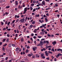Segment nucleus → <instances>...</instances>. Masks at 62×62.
<instances>
[{"mask_svg": "<svg viewBox=\"0 0 62 62\" xmlns=\"http://www.w3.org/2000/svg\"><path fill=\"white\" fill-rule=\"evenodd\" d=\"M22 5H19L18 6V9H21L22 8Z\"/></svg>", "mask_w": 62, "mask_h": 62, "instance_id": "obj_1", "label": "nucleus"}, {"mask_svg": "<svg viewBox=\"0 0 62 62\" xmlns=\"http://www.w3.org/2000/svg\"><path fill=\"white\" fill-rule=\"evenodd\" d=\"M32 55H33V54L32 53H31V54H28V56L29 57H31V56H32Z\"/></svg>", "mask_w": 62, "mask_h": 62, "instance_id": "obj_2", "label": "nucleus"}, {"mask_svg": "<svg viewBox=\"0 0 62 62\" xmlns=\"http://www.w3.org/2000/svg\"><path fill=\"white\" fill-rule=\"evenodd\" d=\"M52 44L54 45H55V44H56V41H54L53 42H52Z\"/></svg>", "mask_w": 62, "mask_h": 62, "instance_id": "obj_3", "label": "nucleus"}, {"mask_svg": "<svg viewBox=\"0 0 62 62\" xmlns=\"http://www.w3.org/2000/svg\"><path fill=\"white\" fill-rule=\"evenodd\" d=\"M37 47H34L32 48V49L34 51H36V49H37Z\"/></svg>", "mask_w": 62, "mask_h": 62, "instance_id": "obj_4", "label": "nucleus"}, {"mask_svg": "<svg viewBox=\"0 0 62 62\" xmlns=\"http://www.w3.org/2000/svg\"><path fill=\"white\" fill-rule=\"evenodd\" d=\"M42 4L44 5H45V4H45V1L44 0L42 1Z\"/></svg>", "mask_w": 62, "mask_h": 62, "instance_id": "obj_5", "label": "nucleus"}, {"mask_svg": "<svg viewBox=\"0 0 62 62\" xmlns=\"http://www.w3.org/2000/svg\"><path fill=\"white\" fill-rule=\"evenodd\" d=\"M62 50V49L60 48H58L57 49V51L58 52V51H61Z\"/></svg>", "mask_w": 62, "mask_h": 62, "instance_id": "obj_6", "label": "nucleus"}, {"mask_svg": "<svg viewBox=\"0 0 62 62\" xmlns=\"http://www.w3.org/2000/svg\"><path fill=\"white\" fill-rule=\"evenodd\" d=\"M39 44L40 45H43V42H42V41H41Z\"/></svg>", "mask_w": 62, "mask_h": 62, "instance_id": "obj_7", "label": "nucleus"}, {"mask_svg": "<svg viewBox=\"0 0 62 62\" xmlns=\"http://www.w3.org/2000/svg\"><path fill=\"white\" fill-rule=\"evenodd\" d=\"M46 24L42 25V26H43V27H44V28H46V27H45V26H46Z\"/></svg>", "mask_w": 62, "mask_h": 62, "instance_id": "obj_8", "label": "nucleus"}, {"mask_svg": "<svg viewBox=\"0 0 62 62\" xmlns=\"http://www.w3.org/2000/svg\"><path fill=\"white\" fill-rule=\"evenodd\" d=\"M15 18L16 19V18H17H17H19V16H17V15H16L15 16Z\"/></svg>", "mask_w": 62, "mask_h": 62, "instance_id": "obj_9", "label": "nucleus"}, {"mask_svg": "<svg viewBox=\"0 0 62 62\" xmlns=\"http://www.w3.org/2000/svg\"><path fill=\"white\" fill-rule=\"evenodd\" d=\"M20 22H21V23H23V22H24V21H23V19H22L20 20Z\"/></svg>", "mask_w": 62, "mask_h": 62, "instance_id": "obj_10", "label": "nucleus"}, {"mask_svg": "<svg viewBox=\"0 0 62 62\" xmlns=\"http://www.w3.org/2000/svg\"><path fill=\"white\" fill-rule=\"evenodd\" d=\"M27 11V8H25L24 9V12H26Z\"/></svg>", "mask_w": 62, "mask_h": 62, "instance_id": "obj_11", "label": "nucleus"}, {"mask_svg": "<svg viewBox=\"0 0 62 62\" xmlns=\"http://www.w3.org/2000/svg\"><path fill=\"white\" fill-rule=\"evenodd\" d=\"M44 32L43 31H42V32H40V34H41V35H44Z\"/></svg>", "mask_w": 62, "mask_h": 62, "instance_id": "obj_12", "label": "nucleus"}, {"mask_svg": "<svg viewBox=\"0 0 62 62\" xmlns=\"http://www.w3.org/2000/svg\"><path fill=\"white\" fill-rule=\"evenodd\" d=\"M29 52V50L28 49H26L25 51L26 53H28Z\"/></svg>", "mask_w": 62, "mask_h": 62, "instance_id": "obj_13", "label": "nucleus"}, {"mask_svg": "<svg viewBox=\"0 0 62 62\" xmlns=\"http://www.w3.org/2000/svg\"><path fill=\"white\" fill-rule=\"evenodd\" d=\"M25 61L27 62H28V60L27 58H25Z\"/></svg>", "mask_w": 62, "mask_h": 62, "instance_id": "obj_14", "label": "nucleus"}, {"mask_svg": "<svg viewBox=\"0 0 62 62\" xmlns=\"http://www.w3.org/2000/svg\"><path fill=\"white\" fill-rule=\"evenodd\" d=\"M21 42H23V41H24V40H23V38H22L21 39Z\"/></svg>", "mask_w": 62, "mask_h": 62, "instance_id": "obj_15", "label": "nucleus"}, {"mask_svg": "<svg viewBox=\"0 0 62 62\" xmlns=\"http://www.w3.org/2000/svg\"><path fill=\"white\" fill-rule=\"evenodd\" d=\"M45 19L46 22H48V19H47V18H45Z\"/></svg>", "mask_w": 62, "mask_h": 62, "instance_id": "obj_16", "label": "nucleus"}, {"mask_svg": "<svg viewBox=\"0 0 62 62\" xmlns=\"http://www.w3.org/2000/svg\"><path fill=\"white\" fill-rule=\"evenodd\" d=\"M15 3L16 5H18V4L17 1H16L15 2Z\"/></svg>", "mask_w": 62, "mask_h": 62, "instance_id": "obj_17", "label": "nucleus"}, {"mask_svg": "<svg viewBox=\"0 0 62 62\" xmlns=\"http://www.w3.org/2000/svg\"><path fill=\"white\" fill-rule=\"evenodd\" d=\"M19 50V48L18 47L16 49V51H18Z\"/></svg>", "mask_w": 62, "mask_h": 62, "instance_id": "obj_18", "label": "nucleus"}, {"mask_svg": "<svg viewBox=\"0 0 62 62\" xmlns=\"http://www.w3.org/2000/svg\"><path fill=\"white\" fill-rule=\"evenodd\" d=\"M39 15L38 14V15H35V17H39Z\"/></svg>", "mask_w": 62, "mask_h": 62, "instance_id": "obj_19", "label": "nucleus"}, {"mask_svg": "<svg viewBox=\"0 0 62 62\" xmlns=\"http://www.w3.org/2000/svg\"><path fill=\"white\" fill-rule=\"evenodd\" d=\"M36 57H37V58H38H38H39V56H38V54H36Z\"/></svg>", "mask_w": 62, "mask_h": 62, "instance_id": "obj_20", "label": "nucleus"}, {"mask_svg": "<svg viewBox=\"0 0 62 62\" xmlns=\"http://www.w3.org/2000/svg\"><path fill=\"white\" fill-rule=\"evenodd\" d=\"M51 51H52V52H55L54 50V48H52L51 49Z\"/></svg>", "mask_w": 62, "mask_h": 62, "instance_id": "obj_21", "label": "nucleus"}, {"mask_svg": "<svg viewBox=\"0 0 62 62\" xmlns=\"http://www.w3.org/2000/svg\"><path fill=\"white\" fill-rule=\"evenodd\" d=\"M15 20H14L12 21V23H11V24H13V23H14V22H15Z\"/></svg>", "mask_w": 62, "mask_h": 62, "instance_id": "obj_22", "label": "nucleus"}, {"mask_svg": "<svg viewBox=\"0 0 62 62\" xmlns=\"http://www.w3.org/2000/svg\"><path fill=\"white\" fill-rule=\"evenodd\" d=\"M30 8L31 10H33V8H32V7H30Z\"/></svg>", "mask_w": 62, "mask_h": 62, "instance_id": "obj_23", "label": "nucleus"}, {"mask_svg": "<svg viewBox=\"0 0 62 62\" xmlns=\"http://www.w3.org/2000/svg\"><path fill=\"white\" fill-rule=\"evenodd\" d=\"M32 24H35V22L34 21H33L32 22Z\"/></svg>", "mask_w": 62, "mask_h": 62, "instance_id": "obj_24", "label": "nucleus"}, {"mask_svg": "<svg viewBox=\"0 0 62 62\" xmlns=\"http://www.w3.org/2000/svg\"><path fill=\"white\" fill-rule=\"evenodd\" d=\"M9 8V6H7L6 7V8L7 9V8Z\"/></svg>", "mask_w": 62, "mask_h": 62, "instance_id": "obj_25", "label": "nucleus"}, {"mask_svg": "<svg viewBox=\"0 0 62 62\" xmlns=\"http://www.w3.org/2000/svg\"><path fill=\"white\" fill-rule=\"evenodd\" d=\"M48 52L49 53H50V54H53V53L52 52H51L50 51H48Z\"/></svg>", "mask_w": 62, "mask_h": 62, "instance_id": "obj_26", "label": "nucleus"}, {"mask_svg": "<svg viewBox=\"0 0 62 62\" xmlns=\"http://www.w3.org/2000/svg\"><path fill=\"white\" fill-rule=\"evenodd\" d=\"M22 7H25V4H24V3H23V5H22Z\"/></svg>", "mask_w": 62, "mask_h": 62, "instance_id": "obj_27", "label": "nucleus"}, {"mask_svg": "<svg viewBox=\"0 0 62 62\" xmlns=\"http://www.w3.org/2000/svg\"><path fill=\"white\" fill-rule=\"evenodd\" d=\"M2 50L3 51H5V48H4V47L2 48Z\"/></svg>", "mask_w": 62, "mask_h": 62, "instance_id": "obj_28", "label": "nucleus"}, {"mask_svg": "<svg viewBox=\"0 0 62 62\" xmlns=\"http://www.w3.org/2000/svg\"><path fill=\"white\" fill-rule=\"evenodd\" d=\"M10 22H8V25H9V24H10Z\"/></svg>", "mask_w": 62, "mask_h": 62, "instance_id": "obj_29", "label": "nucleus"}, {"mask_svg": "<svg viewBox=\"0 0 62 62\" xmlns=\"http://www.w3.org/2000/svg\"><path fill=\"white\" fill-rule=\"evenodd\" d=\"M7 36L8 37H10V35H9L8 34H7Z\"/></svg>", "mask_w": 62, "mask_h": 62, "instance_id": "obj_30", "label": "nucleus"}, {"mask_svg": "<svg viewBox=\"0 0 62 62\" xmlns=\"http://www.w3.org/2000/svg\"><path fill=\"white\" fill-rule=\"evenodd\" d=\"M9 40V39H7V40H6L7 42H8Z\"/></svg>", "mask_w": 62, "mask_h": 62, "instance_id": "obj_31", "label": "nucleus"}, {"mask_svg": "<svg viewBox=\"0 0 62 62\" xmlns=\"http://www.w3.org/2000/svg\"><path fill=\"white\" fill-rule=\"evenodd\" d=\"M31 6H34V4L32 3V4H31Z\"/></svg>", "mask_w": 62, "mask_h": 62, "instance_id": "obj_32", "label": "nucleus"}, {"mask_svg": "<svg viewBox=\"0 0 62 62\" xmlns=\"http://www.w3.org/2000/svg\"><path fill=\"white\" fill-rule=\"evenodd\" d=\"M46 43H47V44H48L49 43V42H48V41L46 40Z\"/></svg>", "mask_w": 62, "mask_h": 62, "instance_id": "obj_33", "label": "nucleus"}, {"mask_svg": "<svg viewBox=\"0 0 62 62\" xmlns=\"http://www.w3.org/2000/svg\"><path fill=\"white\" fill-rule=\"evenodd\" d=\"M33 38L34 39H36V38H37V37L36 36H34L33 37Z\"/></svg>", "mask_w": 62, "mask_h": 62, "instance_id": "obj_34", "label": "nucleus"}, {"mask_svg": "<svg viewBox=\"0 0 62 62\" xmlns=\"http://www.w3.org/2000/svg\"><path fill=\"white\" fill-rule=\"evenodd\" d=\"M12 45L13 47H15V44H12Z\"/></svg>", "mask_w": 62, "mask_h": 62, "instance_id": "obj_35", "label": "nucleus"}, {"mask_svg": "<svg viewBox=\"0 0 62 62\" xmlns=\"http://www.w3.org/2000/svg\"><path fill=\"white\" fill-rule=\"evenodd\" d=\"M30 28H32L33 27V25H31L30 26Z\"/></svg>", "mask_w": 62, "mask_h": 62, "instance_id": "obj_36", "label": "nucleus"}, {"mask_svg": "<svg viewBox=\"0 0 62 62\" xmlns=\"http://www.w3.org/2000/svg\"><path fill=\"white\" fill-rule=\"evenodd\" d=\"M36 11V9H34L33 10L32 12H34V11Z\"/></svg>", "mask_w": 62, "mask_h": 62, "instance_id": "obj_37", "label": "nucleus"}, {"mask_svg": "<svg viewBox=\"0 0 62 62\" xmlns=\"http://www.w3.org/2000/svg\"><path fill=\"white\" fill-rule=\"evenodd\" d=\"M6 40V39H3L2 41H3V42H4L5 41V40Z\"/></svg>", "mask_w": 62, "mask_h": 62, "instance_id": "obj_38", "label": "nucleus"}, {"mask_svg": "<svg viewBox=\"0 0 62 62\" xmlns=\"http://www.w3.org/2000/svg\"><path fill=\"white\" fill-rule=\"evenodd\" d=\"M6 30V28H4L3 29V31H5V30Z\"/></svg>", "mask_w": 62, "mask_h": 62, "instance_id": "obj_39", "label": "nucleus"}, {"mask_svg": "<svg viewBox=\"0 0 62 62\" xmlns=\"http://www.w3.org/2000/svg\"><path fill=\"white\" fill-rule=\"evenodd\" d=\"M15 26V24H14L12 26V27H14V26Z\"/></svg>", "mask_w": 62, "mask_h": 62, "instance_id": "obj_40", "label": "nucleus"}, {"mask_svg": "<svg viewBox=\"0 0 62 62\" xmlns=\"http://www.w3.org/2000/svg\"><path fill=\"white\" fill-rule=\"evenodd\" d=\"M38 4L39 5V6H40V5H41V4H40V3L39 2L38 3Z\"/></svg>", "mask_w": 62, "mask_h": 62, "instance_id": "obj_41", "label": "nucleus"}, {"mask_svg": "<svg viewBox=\"0 0 62 62\" xmlns=\"http://www.w3.org/2000/svg\"><path fill=\"white\" fill-rule=\"evenodd\" d=\"M7 45V44H6L3 45L4 46H6Z\"/></svg>", "mask_w": 62, "mask_h": 62, "instance_id": "obj_42", "label": "nucleus"}, {"mask_svg": "<svg viewBox=\"0 0 62 62\" xmlns=\"http://www.w3.org/2000/svg\"><path fill=\"white\" fill-rule=\"evenodd\" d=\"M41 56H44V54H41Z\"/></svg>", "mask_w": 62, "mask_h": 62, "instance_id": "obj_43", "label": "nucleus"}, {"mask_svg": "<svg viewBox=\"0 0 62 62\" xmlns=\"http://www.w3.org/2000/svg\"><path fill=\"white\" fill-rule=\"evenodd\" d=\"M47 36L48 37H50L51 36V35H49V34H47Z\"/></svg>", "mask_w": 62, "mask_h": 62, "instance_id": "obj_44", "label": "nucleus"}, {"mask_svg": "<svg viewBox=\"0 0 62 62\" xmlns=\"http://www.w3.org/2000/svg\"><path fill=\"white\" fill-rule=\"evenodd\" d=\"M8 57H7L5 59L6 60H8Z\"/></svg>", "mask_w": 62, "mask_h": 62, "instance_id": "obj_45", "label": "nucleus"}, {"mask_svg": "<svg viewBox=\"0 0 62 62\" xmlns=\"http://www.w3.org/2000/svg\"><path fill=\"white\" fill-rule=\"evenodd\" d=\"M8 23V22L7 21H6L5 23V24H7Z\"/></svg>", "mask_w": 62, "mask_h": 62, "instance_id": "obj_46", "label": "nucleus"}, {"mask_svg": "<svg viewBox=\"0 0 62 62\" xmlns=\"http://www.w3.org/2000/svg\"><path fill=\"white\" fill-rule=\"evenodd\" d=\"M50 48H51L52 47H46V49H47V48H50Z\"/></svg>", "mask_w": 62, "mask_h": 62, "instance_id": "obj_47", "label": "nucleus"}, {"mask_svg": "<svg viewBox=\"0 0 62 62\" xmlns=\"http://www.w3.org/2000/svg\"><path fill=\"white\" fill-rule=\"evenodd\" d=\"M18 36V34H15V37H17Z\"/></svg>", "mask_w": 62, "mask_h": 62, "instance_id": "obj_48", "label": "nucleus"}, {"mask_svg": "<svg viewBox=\"0 0 62 62\" xmlns=\"http://www.w3.org/2000/svg\"><path fill=\"white\" fill-rule=\"evenodd\" d=\"M46 59L47 60H49V59H50L49 58V57H48V58H46Z\"/></svg>", "mask_w": 62, "mask_h": 62, "instance_id": "obj_49", "label": "nucleus"}, {"mask_svg": "<svg viewBox=\"0 0 62 62\" xmlns=\"http://www.w3.org/2000/svg\"><path fill=\"white\" fill-rule=\"evenodd\" d=\"M45 55H46V56H48V53H46Z\"/></svg>", "mask_w": 62, "mask_h": 62, "instance_id": "obj_50", "label": "nucleus"}, {"mask_svg": "<svg viewBox=\"0 0 62 62\" xmlns=\"http://www.w3.org/2000/svg\"><path fill=\"white\" fill-rule=\"evenodd\" d=\"M58 6V5H57V4H56V3L55 4V6L56 7H57Z\"/></svg>", "mask_w": 62, "mask_h": 62, "instance_id": "obj_51", "label": "nucleus"}, {"mask_svg": "<svg viewBox=\"0 0 62 62\" xmlns=\"http://www.w3.org/2000/svg\"><path fill=\"white\" fill-rule=\"evenodd\" d=\"M45 58V56H43L42 57V58L43 59H44Z\"/></svg>", "mask_w": 62, "mask_h": 62, "instance_id": "obj_52", "label": "nucleus"}, {"mask_svg": "<svg viewBox=\"0 0 62 62\" xmlns=\"http://www.w3.org/2000/svg\"><path fill=\"white\" fill-rule=\"evenodd\" d=\"M17 33H19V31H18V30H17Z\"/></svg>", "mask_w": 62, "mask_h": 62, "instance_id": "obj_53", "label": "nucleus"}, {"mask_svg": "<svg viewBox=\"0 0 62 62\" xmlns=\"http://www.w3.org/2000/svg\"><path fill=\"white\" fill-rule=\"evenodd\" d=\"M42 37L41 36H38V38H39V39H40V38H41Z\"/></svg>", "mask_w": 62, "mask_h": 62, "instance_id": "obj_54", "label": "nucleus"}, {"mask_svg": "<svg viewBox=\"0 0 62 62\" xmlns=\"http://www.w3.org/2000/svg\"><path fill=\"white\" fill-rule=\"evenodd\" d=\"M36 3V1L35 0H34L33 1V3Z\"/></svg>", "mask_w": 62, "mask_h": 62, "instance_id": "obj_55", "label": "nucleus"}, {"mask_svg": "<svg viewBox=\"0 0 62 62\" xmlns=\"http://www.w3.org/2000/svg\"><path fill=\"white\" fill-rule=\"evenodd\" d=\"M16 22L17 23L19 21V20L18 19H17V20H16Z\"/></svg>", "mask_w": 62, "mask_h": 62, "instance_id": "obj_56", "label": "nucleus"}, {"mask_svg": "<svg viewBox=\"0 0 62 62\" xmlns=\"http://www.w3.org/2000/svg\"><path fill=\"white\" fill-rule=\"evenodd\" d=\"M34 34L33 33H32L31 35V36L32 37H33V36H34Z\"/></svg>", "mask_w": 62, "mask_h": 62, "instance_id": "obj_57", "label": "nucleus"}, {"mask_svg": "<svg viewBox=\"0 0 62 62\" xmlns=\"http://www.w3.org/2000/svg\"><path fill=\"white\" fill-rule=\"evenodd\" d=\"M23 51H24V50H25V48H24V47H23Z\"/></svg>", "mask_w": 62, "mask_h": 62, "instance_id": "obj_58", "label": "nucleus"}, {"mask_svg": "<svg viewBox=\"0 0 62 62\" xmlns=\"http://www.w3.org/2000/svg\"><path fill=\"white\" fill-rule=\"evenodd\" d=\"M6 53H3V54L4 55H6Z\"/></svg>", "mask_w": 62, "mask_h": 62, "instance_id": "obj_59", "label": "nucleus"}, {"mask_svg": "<svg viewBox=\"0 0 62 62\" xmlns=\"http://www.w3.org/2000/svg\"><path fill=\"white\" fill-rule=\"evenodd\" d=\"M1 25H3V24H4V23H3L2 22H1Z\"/></svg>", "mask_w": 62, "mask_h": 62, "instance_id": "obj_60", "label": "nucleus"}, {"mask_svg": "<svg viewBox=\"0 0 62 62\" xmlns=\"http://www.w3.org/2000/svg\"><path fill=\"white\" fill-rule=\"evenodd\" d=\"M46 2H49V1H50V0H46Z\"/></svg>", "mask_w": 62, "mask_h": 62, "instance_id": "obj_61", "label": "nucleus"}, {"mask_svg": "<svg viewBox=\"0 0 62 62\" xmlns=\"http://www.w3.org/2000/svg\"><path fill=\"white\" fill-rule=\"evenodd\" d=\"M10 30H11V29L10 28H9L7 29V30H8V31H10Z\"/></svg>", "mask_w": 62, "mask_h": 62, "instance_id": "obj_62", "label": "nucleus"}, {"mask_svg": "<svg viewBox=\"0 0 62 62\" xmlns=\"http://www.w3.org/2000/svg\"><path fill=\"white\" fill-rule=\"evenodd\" d=\"M12 61V60H10L9 61V62H11Z\"/></svg>", "mask_w": 62, "mask_h": 62, "instance_id": "obj_63", "label": "nucleus"}, {"mask_svg": "<svg viewBox=\"0 0 62 62\" xmlns=\"http://www.w3.org/2000/svg\"><path fill=\"white\" fill-rule=\"evenodd\" d=\"M43 51H46V49L44 48H43Z\"/></svg>", "mask_w": 62, "mask_h": 62, "instance_id": "obj_64", "label": "nucleus"}]
</instances>
